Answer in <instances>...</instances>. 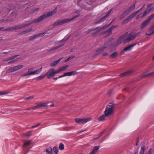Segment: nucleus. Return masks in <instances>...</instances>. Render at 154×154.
<instances>
[{
    "label": "nucleus",
    "mask_w": 154,
    "mask_h": 154,
    "mask_svg": "<svg viewBox=\"0 0 154 154\" xmlns=\"http://www.w3.org/2000/svg\"><path fill=\"white\" fill-rule=\"evenodd\" d=\"M56 8L52 11L49 12H48L47 14H44L37 18L34 19L33 21H32L29 23L22 25V28L30 26L34 22L36 23L38 22H40L44 20L45 18L48 17H49L51 16L54 15L56 13Z\"/></svg>",
    "instance_id": "obj_1"
},
{
    "label": "nucleus",
    "mask_w": 154,
    "mask_h": 154,
    "mask_svg": "<svg viewBox=\"0 0 154 154\" xmlns=\"http://www.w3.org/2000/svg\"><path fill=\"white\" fill-rule=\"evenodd\" d=\"M79 15H75L71 19H68L66 20L63 19L58 20L54 23L52 25L53 26H55L57 25H61L63 24L67 23L70 21L73 20L79 16Z\"/></svg>",
    "instance_id": "obj_2"
},
{
    "label": "nucleus",
    "mask_w": 154,
    "mask_h": 154,
    "mask_svg": "<svg viewBox=\"0 0 154 154\" xmlns=\"http://www.w3.org/2000/svg\"><path fill=\"white\" fill-rule=\"evenodd\" d=\"M114 108V105L112 103H109L106 106L104 112V113L107 117H108L112 114Z\"/></svg>",
    "instance_id": "obj_3"
},
{
    "label": "nucleus",
    "mask_w": 154,
    "mask_h": 154,
    "mask_svg": "<svg viewBox=\"0 0 154 154\" xmlns=\"http://www.w3.org/2000/svg\"><path fill=\"white\" fill-rule=\"evenodd\" d=\"M127 35L128 33H126L120 37L115 43V44L116 45H118L123 42H124V44H125V42L126 38L127 37Z\"/></svg>",
    "instance_id": "obj_4"
},
{
    "label": "nucleus",
    "mask_w": 154,
    "mask_h": 154,
    "mask_svg": "<svg viewBox=\"0 0 154 154\" xmlns=\"http://www.w3.org/2000/svg\"><path fill=\"white\" fill-rule=\"evenodd\" d=\"M138 33L139 32L134 34H132L131 33L129 34L128 33L127 37L126 38L125 43L134 40L137 36Z\"/></svg>",
    "instance_id": "obj_5"
},
{
    "label": "nucleus",
    "mask_w": 154,
    "mask_h": 154,
    "mask_svg": "<svg viewBox=\"0 0 154 154\" xmlns=\"http://www.w3.org/2000/svg\"><path fill=\"white\" fill-rule=\"evenodd\" d=\"M91 120V119L90 118L85 119L76 118L75 119V121L76 123L79 124H84Z\"/></svg>",
    "instance_id": "obj_6"
},
{
    "label": "nucleus",
    "mask_w": 154,
    "mask_h": 154,
    "mask_svg": "<svg viewBox=\"0 0 154 154\" xmlns=\"http://www.w3.org/2000/svg\"><path fill=\"white\" fill-rule=\"evenodd\" d=\"M50 102H48L47 103H43L38 104L32 107V109L33 110L39 109L42 107H45L48 106V104Z\"/></svg>",
    "instance_id": "obj_7"
},
{
    "label": "nucleus",
    "mask_w": 154,
    "mask_h": 154,
    "mask_svg": "<svg viewBox=\"0 0 154 154\" xmlns=\"http://www.w3.org/2000/svg\"><path fill=\"white\" fill-rule=\"evenodd\" d=\"M45 75L47 76L48 79H50L53 77L54 75V69H50L45 74Z\"/></svg>",
    "instance_id": "obj_8"
},
{
    "label": "nucleus",
    "mask_w": 154,
    "mask_h": 154,
    "mask_svg": "<svg viewBox=\"0 0 154 154\" xmlns=\"http://www.w3.org/2000/svg\"><path fill=\"white\" fill-rule=\"evenodd\" d=\"M19 55H16L13 56L11 58L7 59L6 61L8 62V63L10 64L13 63L18 60L17 58H16Z\"/></svg>",
    "instance_id": "obj_9"
},
{
    "label": "nucleus",
    "mask_w": 154,
    "mask_h": 154,
    "mask_svg": "<svg viewBox=\"0 0 154 154\" xmlns=\"http://www.w3.org/2000/svg\"><path fill=\"white\" fill-rule=\"evenodd\" d=\"M111 12V10L108 12L106 14V15L103 17L101 18L99 20L96 21L95 23L97 24L103 22L105 19L107 18Z\"/></svg>",
    "instance_id": "obj_10"
},
{
    "label": "nucleus",
    "mask_w": 154,
    "mask_h": 154,
    "mask_svg": "<svg viewBox=\"0 0 154 154\" xmlns=\"http://www.w3.org/2000/svg\"><path fill=\"white\" fill-rule=\"evenodd\" d=\"M46 32H44V33H41L37 35H35L33 36H31L29 38V40H33L36 38H37L38 37L43 36L44 35L46 34Z\"/></svg>",
    "instance_id": "obj_11"
},
{
    "label": "nucleus",
    "mask_w": 154,
    "mask_h": 154,
    "mask_svg": "<svg viewBox=\"0 0 154 154\" xmlns=\"http://www.w3.org/2000/svg\"><path fill=\"white\" fill-rule=\"evenodd\" d=\"M136 45L135 44H133L131 45L128 46L125 48L121 52V54H123L125 53V52L127 51H130L132 48Z\"/></svg>",
    "instance_id": "obj_12"
},
{
    "label": "nucleus",
    "mask_w": 154,
    "mask_h": 154,
    "mask_svg": "<svg viewBox=\"0 0 154 154\" xmlns=\"http://www.w3.org/2000/svg\"><path fill=\"white\" fill-rule=\"evenodd\" d=\"M135 7V4H134L133 5H130L129 7L127 9V10L126 11H127V13H128L129 12L131 11L134 9Z\"/></svg>",
    "instance_id": "obj_13"
},
{
    "label": "nucleus",
    "mask_w": 154,
    "mask_h": 154,
    "mask_svg": "<svg viewBox=\"0 0 154 154\" xmlns=\"http://www.w3.org/2000/svg\"><path fill=\"white\" fill-rule=\"evenodd\" d=\"M134 17L131 14L127 18H126L122 22V24L127 23L128 22L129 20L131 18Z\"/></svg>",
    "instance_id": "obj_14"
},
{
    "label": "nucleus",
    "mask_w": 154,
    "mask_h": 154,
    "mask_svg": "<svg viewBox=\"0 0 154 154\" xmlns=\"http://www.w3.org/2000/svg\"><path fill=\"white\" fill-rule=\"evenodd\" d=\"M111 23L109 25H105L104 26H103L102 27H101L98 31H97L95 33H94V34L95 35L96 34H97L99 32L102 31V30H103L106 29V28H108L109 26V25L111 24Z\"/></svg>",
    "instance_id": "obj_15"
},
{
    "label": "nucleus",
    "mask_w": 154,
    "mask_h": 154,
    "mask_svg": "<svg viewBox=\"0 0 154 154\" xmlns=\"http://www.w3.org/2000/svg\"><path fill=\"white\" fill-rule=\"evenodd\" d=\"M99 148V146H95L94 148L92 150L89 154H95V153L98 151Z\"/></svg>",
    "instance_id": "obj_16"
},
{
    "label": "nucleus",
    "mask_w": 154,
    "mask_h": 154,
    "mask_svg": "<svg viewBox=\"0 0 154 154\" xmlns=\"http://www.w3.org/2000/svg\"><path fill=\"white\" fill-rule=\"evenodd\" d=\"M62 58H59V59H58L57 60L54 61L52 63H50V66L52 67H53V66H56L59 63L61 60L62 59Z\"/></svg>",
    "instance_id": "obj_17"
},
{
    "label": "nucleus",
    "mask_w": 154,
    "mask_h": 154,
    "mask_svg": "<svg viewBox=\"0 0 154 154\" xmlns=\"http://www.w3.org/2000/svg\"><path fill=\"white\" fill-rule=\"evenodd\" d=\"M106 117H107V116L104 113L103 115L101 116L98 117L97 119L99 121L103 122L105 120V118Z\"/></svg>",
    "instance_id": "obj_18"
},
{
    "label": "nucleus",
    "mask_w": 154,
    "mask_h": 154,
    "mask_svg": "<svg viewBox=\"0 0 154 154\" xmlns=\"http://www.w3.org/2000/svg\"><path fill=\"white\" fill-rule=\"evenodd\" d=\"M42 67H41L40 68L36 70L35 71H32V72H31L32 75L35 74H38L39 73H40L42 71Z\"/></svg>",
    "instance_id": "obj_19"
},
{
    "label": "nucleus",
    "mask_w": 154,
    "mask_h": 154,
    "mask_svg": "<svg viewBox=\"0 0 154 154\" xmlns=\"http://www.w3.org/2000/svg\"><path fill=\"white\" fill-rule=\"evenodd\" d=\"M154 75V72H151L149 74H145V75L144 74H142L141 75V77L142 78H146V77H147L150 76H151L152 75Z\"/></svg>",
    "instance_id": "obj_20"
},
{
    "label": "nucleus",
    "mask_w": 154,
    "mask_h": 154,
    "mask_svg": "<svg viewBox=\"0 0 154 154\" xmlns=\"http://www.w3.org/2000/svg\"><path fill=\"white\" fill-rule=\"evenodd\" d=\"M149 22H148L147 20L144 21L142 24L141 28L142 29L144 28Z\"/></svg>",
    "instance_id": "obj_21"
},
{
    "label": "nucleus",
    "mask_w": 154,
    "mask_h": 154,
    "mask_svg": "<svg viewBox=\"0 0 154 154\" xmlns=\"http://www.w3.org/2000/svg\"><path fill=\"white\" fill-rule=\"evenodd\" d=\"M46 151L47 154H52V151L51 147H50L46 149Z\"/></svg>",
    "instance_id": "obj_22"
},
{
    "label": "nucleus",
    "mask_w": 154,
    "mask_h": 154,
    "mask_svg": "<svg viewBox=\"0 0 154 154\" xmlns=\"http://www.w3.org/2000/svg\"><path fill=\"white\" fill-rule=\"evenodd\" d=\"M70 35L69 36H66L63 39L59 41L58 42L60 43L63 42H65L67 41L70 37Z\"/></svg>",
    "instance_id": "obj_23"
},
{
    "label": "nucleus",
    "mask_w": 154,
    "mask_h": 154,
    "mask_svg": "<svg viewBox=\"0 0 154 154\" xmlns=\"http://www.w3.org/2000/svg\"><path fill=\"white\" fill-rule=\"evenodd\" d=\"M13 30H17L22 28V25H18L17 26L12 27Z\"/></svg>",
    "instance_id": "obj_24"
},
{
    "label": "nucleus",
    "mask_w": 154,
    "mask_h": 154,
    "mask_svg": "<svg viewBox=\"0 0 154 154\" xmlns=\"http://www.w3.org/2000/svg\"><path fill=\"white\" fill-rule=\"evenodd\" d=\"M70 76V72H65L63 73V74L62 75L59 76L58 77V78H60L61 77H63L65 76Z\"/></svg>",
    "instance_id": "obj_25"
},
{
    "label": "nucleus",
    "mask_w": 154,
    "mask_h": 154,
    "mask_svg": "<svg viewBox=\"0 0 154 154\" xmlns=\"http://www.w3.org/2000/svg\"><path fill=\"white\" fill-rule=\"evenodd\" d=\"M128 13H127V11H125L123 14H122L120 17V19L123 18L126 16L127 15Z\"/></svg>",
    "instance_id": "obj_26"
},
{
    "label": "nucleus",
    "mask_w": 154,
    "mask_h": 154,
    "mask_svg": "<svg viewBox=\"0 0 154 154\" xmlns=\"http://www.w3.org/2000/svg\"><path fill=\"white\" fill-rule=\"evenodd\" d=\"M117 54L116 52H115L110 55V57L111 58H114L117 56Z\"/></svg>",
    "instance_id": "obj_27"
},
{
    "label": "nucleus",
    "mask_w": 154,
    "mask_h": 154,
    "mask_svg": "<svg viewBox=\"0 0 154 154\" xmlns=\"http://www.w3.org/2000/svg\"><path fill=\"white\" fill-rule=\"evenodd\" d=\"M16 71L18 70L23 67V65H22L17 66H14Z\"/></svg>",
    "instance_id": "obj_28"
},
{
    "label": "nucleus",
    "mask_w": 154,
    "mask_h": 154,
    "mask_svg": "<svg viewBox=\"0 0 154 154\" xmlns=\"http://www.w3.org/2000/svg\"><path fill=\"white\" fill-rule=\"evenodd\" d=\"M31 143V140L28 141L24 143L23 145V147H25L26 146L29 145Z\"/></svg>",
    "instance_id": "obj_29"
},
{
    "label": "nucleus",
    "mask_w": 154,
    "mask_h": 154,
    "mask_svg": "<svg viewBox=\"0 0 154 154\" xmlns=\"http://www.w3.org/2000/svg\"><path fill=\"white\" fill-rule=\"evenodd\" d=\"M145 150V147L144 146H143L141 147V149L140 151V154H143Z\"/></svg>",
    "instance_id": "obj_30"
},
{
    "label": "nucleus",
    "mask_w": 154,
    "mask_h": 154,
    "mask_svg": "<svg viewBox=\"0 0 154 154\" xmlns=\"http://www.w3.org/2000/svg\"><path fill=\"white\" fill-rule=\"evenodd\" d=\"M131 72V71H128L125 73H123L121 74V75L122 76H124L126 75H127L130 74V73Z\"/></svg>",
    "instance_id": "obj_31"
},
{
    "label": "nucleus",
    "mask_w": 154,
    "mask_h": 154,
    "mask_svg": "<svg viewBox=\"0 0 154 154\" xmlns=\"http://www.w3.org/2000/svg\"><path fill=\"white\" fill-rule=\"evenodd\" d=\"M15 71H16V70L14 66L10 68L8 70V72H12Z\"/></svg>",
    "instance_id": "obj_32"
},
{
    "label": "nucleus",
    "mask_w": 154,
    "mask_h": 154,
    "mask_svg": "<svg viewBox=\"0 0 154 154\" xmlns=\"http://www.w3.org/2000/svg\"><path fill=\"white\" fill-rule=\"evenodd\" d=\"M154 17V13L151 14L147 20V21L149 22Z\"/></svg>",
    "instance_id": "obj_33"
},
{
    "label": "nucleus",
    "mask_w": 154,
    "mask_h": 154,
    "mask_svg": "<svg viewBox=\"0 0 154 154\" xmlns=\"http://www.w3.org/2000/svg\"><path fill=\"white\" fill-rule=\"evenodd\" d=\"M112 30L110 28L107 30L104 33H107V35H109L110 34L112 33Z\"/></svg>",
    "instance_id": "obj_34"
},
{
    "label": "nucleus",
    "mask_w": 154,
    "mask_h": 154,
    "mask_svg": "<svg viewBox=\"0 0 154 154\" xmlns=\"http://www.w3.org/2000/svg\"><path fill=\"white\" fill-rule=\"evenodd\" d=\"M59 148L61 150H63L64 148V145L62 143H60Z\"/></svg>",
    "instance_id": "obj_35"
},
{
    "label": "nucleus",
    "mask_w": 154,
    "mask_h": 154,
    "mask_svg": "<svg viewBox=\"0 0 154 154\" xmlns=\"http://www.w3.org/2000/svg\"><path fill=\"white\" fill-rule=\"evenodd\" d=\"M56 49H57V48H56V47H52L50 49H47L46 51L47 52H49L51 51H53V50H55Z\"/></svg>",
    "instance_id": "obj_36"
},
{
    "label": "nucleus",
    "mask_w": 154,
    "mask_h": 154,
    "mask_svg": "<svg viewBox=\"0 0 154 154\" xmlns=\"http://www.w3.org/2000/svg\"><path fill=\"white\" fill-rule=\"evenodd\" d=\"M149 13V12L148 11V10L147 9H146L143 12V15L141 17H143Z\"/></svg>",
    "instance_id": "obj_37"
},
{
    "label": "nucleus",
    "mask_w": 154,
    "mask_h": 154,
    "mask_svg": "<svg viewBox=\"0 0 154 154\" xmlns=\"http://www.w3.org/2000/svg\"><path fill=\"white\" fill-rule=\"evenodd\" d=\"M68 65H66L62 67L60 69V70L61 71H64L65 70H66L68 68Z\"/></svg>",
    "instance_id": "obj_38"
},
{
    "label": "nucleus",
    "mask_w": 154,
    "mask_h": 154,
    "mask_svg": "<svg viewBox=\"0 0 154 154\" xmlns=\"http://www.w3.org/2000/svg\"><path fill=\"white\" fill-rule=\"evenodd\" d=\"M45 76H46V75H45V74L44 75H40V76L37 77L36 78V79L37 80H41V79L44 78Z\"/></svg>",
    "instance_id": "obj_39"
},
{
    "label": "nucleus",
    "mask_w": 154,
    "mask_h": 154,
    "mask_svg": "<svg viewBox=\"0 0 154 154\" xmlns=\"http://www.w3.org/2000/svg\"><path fill=\"white\" fill-rule=\"evenodd\" d=\"M105 48H104V46H103L99 48L97 50V51L98 52H102L103 51Z\"/></svg>",
    "instance_id": "obj_40"
},
{
    "label": "nucleus",
    "mask_w": 154,
    "mask_h": 154,
    "mask_svg": "<svg viewBox=\"0 0 154 154\" xmlns=\"http://www.w3.org/2000/svg\"><path fill=\"white\" fill-rule=\"evenodd\" d=\"M34 97V96L32 95L26 98H24L23 99L24 100H27L29 99H32Z\"/></svg>",
    "instance_id": "obj_41"
},
{
    "label": "nucleus",
    "mask_w": 154,
    "mask_h": 154,
    "mask_svg": "<svg viewBox=\"0 0 154 154\" xmlns=\"http://www.w3.org/2000/svg\"><path fill=\"white\" fill-rule=\"evenodd\" d=\"M53 150L55 152L56 154H57L58 151L57 147L56 146L54 147L53 148Z\"/></svg>",
    "instance_id": "obj_42"
},
{
    "label": "nucleus",
    "mask_w": 154,
    "mask_h": 154,
    "mask_svg": "<svg viewBox=\"0 0 154 154\" xmlns=\"http://www.w3.org/2000/svg\"><path fill=\"white\" fill-rule=\"evenodd\" d=\"M142 9V8H140L139 10H137V11L136 12L132 14L133 15V16L134 17L136 16V15H137V14L139 12H140L141 10Z\"/></svg>",
    "instance_id": "obj_43"
},
{
    "label": "nucleus",
    "mask_w": 154,
    "mask_h": 154,
    "mask_svg": "<svg viewBox=\"0 0 154 154\" xmlns=\"http://www.w3.org/2000/svg\"><path fill=\"white\" fill-rule=\"evenodd\" d=\"M32 75V74H31V72H29V73H25L23 74L21 76H27L28 75Z\"/></svg>",
    "instance_id": "obj_44"
},
{
    "label": "nucleus",
    "mask_w": 154,
    "mask_h": 154,
    "mask_svg": "<svg viewBox=\"0 0 154 154\" xmlns=\"http://www.w3.org/2000/svg\"><path fill=\"white\" fill-rule=\"evenodd\" d=\"M77 72L75 71H73L71 72H70V75H74L76 74Z\"/></svg>",
    "instance_id": "obj_45"
},
{
    "label": "nucleus",
    "mask_w": 154,
    "mask_h": 154,
    "mask_svg": "<svg viewBox=\"0 0 154 154\" xmlns=\"http://www.w3.org/2000/svg\"><path fill=\"white\" fill-rule=\"evenodd\" d=\"M39 9V8H36L34 9H33L32 11L31 12V14H33L34 13L36 12L37 11H38V10Z\"/></svg>",
    "instance_id": "obj_46"
},
{
    "label": "nucleus",
    "mask_w": 154,
    "mask_h": 154,
    "mask_svg": "<svg viewBox=\"0 0 154 154\" xmlns=\"http://www.w3.org/2000/svg\"><path fill=\"white\" fill-rule=\"evenodd\" d=\"M2 31H12L13 30L12 27H11L9 28H7L6 29H4L2 30Z\"/></svg>",
    "instance_id": "obj_47"
},
{
    "label": "nucleus",
    "mask_w": 154,
    "mask_h": 154,
    "mask_svg": "<svg viewBox=\"0 0 154 154\" xmlns=\"http://www.w3.org/2000/svg\"><path fill=\"white\" fill-rule=\"evenodd\" d=\"M74 57V56H72L71 57H68L67 59L65 60V62H66L68 61L69 60L71 59H72Z\"/></svg>",
    "instance_id": "obj_48"
},
{
    "label": "nucleus",
    "mask_w": 154,
    "mask_h": 154,
    "mask_svg": "<svg viewBox=\"0 0 154 154\" xmlns=\"http://www.w3.org/2000/svg\"><path fill=\"white\" fill-rule=\"evenodd\" d=\"M152 149L150 148L148 150V152L145 154H152Z\"/></svg>",
    "instance_id": "obj_49"
},
{
    "label": "nucleus",
    "mask_w": 154,
    "mask_h": 154,
    "mask_svg": "<svg viewBox=\"0 0 154 154\" xmlns=\"http://www.w3.org/2000/svg\"><path fill=\"white\" fill-rule=\"evenodd\" d=\"M61 72L60 70V69H59V70H57V71H55L54 70V75L57 74L58 73H59V72Z\"/></svg>",
    "instance_id": "obj_50"
},
{
    "label": "nucleus",
    "mask_w": 154,
    "mask_h": 154,
    "mask_svg": "<svg viewBox=\"0 0 154 154\" xmlns=\"http://www.w3.org/2000/svg\"><path fill=\"white\" fill-rule=\"evenodd\" d=\"M93 31L94 30H93V29H88L87 31H86L85 32L88 34V33H89Z\"/></svg>",
    "instance_id": "obj_51"
},
{
    "label": "nucleus",
    "mask_w": 154,
    "mask_h": 154,
    "mask_svg": "<svg viewBox=\"0 0 154 154\" xmlns=\"http://www.w3.org/2000/svg\"><path fill=\"white\" fill-rule=\"evenodd\" d=\"M32 135V132L30 131L28 132L26 134V137H29L31 136Z\"/></svg>",
    "instance_id": "obj_52"
},
{
    "label": "nucleus",
    "mask_w": 154,
    "mask_h": 154,
    "mask_svg": "<svg viewBox=\"0 0 154 154\" xmlns=\"http://www.w3.org/2000/svg\"><path fill=\"white\" fill-rule=\"evenodd\" d=\"M26 30L23 31L21 32H20L19 33V34H20V35H23L25 34L26 33Z\"/></svg>",
    "instance_id": "obj_53"
},
{
    "label": "nucleus",
    "mask_w": 154,
    "mask_h": 154,
    "mask_svg": "<svg viewBox=\"0 0 154 154\" xmlns=\"http://www.w3.org/2000/svg\"><path fill=\"white\" fill-rule=\"evenodd\" d=\"M64 44H62V45H60L58 46H56V48L57 49L60 48V47H61L62 46H63L64 45Z\"/></svg>",
    "instance_id": "obj_54"
},
{
    "label": "nucleus",
    "mask_w": 154,
    "mask_h": 154,
    "mask_svg": "<svg viewBox=\"0 0 154 154\" xmlns=\"http://www.w3.org/2000/svg\"><path fill=\"white\" fill-rule=\"evenodd\" d=\"M109 46V45L107 43H106L104 44L103 46L104 47V48H107Z\"/></svg>",
    "instance_id": "obj_55"
},
{
    "label": "nucleus",
    "mask_w": 154,
    "mask_h": 154,
    "mask_svg": "<svg viewBox=\"0 0 154 154\" xmlns=\"http://www.w3.org/2000/svg\"><path fill=\"white\" fill-rule=\"evenodd\" d=\"M40 125V123H38L36 125L32 126L31 128H34L38 126L39 125Z\"/></svg>",
    "instance_id": "obj_56"
},
{
    "label": "nucleus",
    "mask_w": 154,
    "mask_h": 154,
    "mask_svg": "<svg viewBox=\"0 0 154 154\" xmlns=\"http://www.w3.org/2000/svg\"><path fill=\"white\" fill-rule=\"evenodd\" d=\"M32 28L30 29H29L28 30H26V33H28L29 32H30L32 31Z\"/></svg>",
    "instance_id": "obj_57"
},
{
    "label": "nucleus",
    "mask_w": 154,
    "mask_h": 154,
    "mask_svg": "<svg viewBox=\"0 0 154 154\" xmlns=\"http://www.w3.org/2000/svg\"><path fill=\"white\" fill-rule=\"evenodd\" d=\"M8 94L7 93H5V92H0V95L5 94Z\"/></svg>",
    "instance_id": "obj_58"
},
{
    "label": "nucleus",
    "mask_w": 154,
    "mask_h": 154,
    "mask_svg": "<svg viewBox=\"0 0 154 154\" xmlns=\"http://www.w3.org/2000/svg\"><path fill=\"white\" fill-rule=\"evenodd\" d=\"M117 26H112L110 28L112 30V29L116 28Z\"/></svg>",
    "instance_id": "obj_59"
},
{
    "label": "nucleus",
    "mask_w": 154,
    "mask_h": 154,
    "mask_svg": "<svg viewBox=\"0 0 154 154\" xmlns=\"http://www.w3.org/2000/svg\"><path fill=\"white\" fill-rule=\"evenodd\" d=\"M154 8H151L149 9H147V10H148V11L149 12L152 10L154 9Z\"/></svg>",
    "instance_id": "obj_60"
},
{
    "label": "nucleus",
    "mask_w": 154,
    "mask_h": 154,
    "mask_svg": "<svg viewBox=\"0 0 154 154\" xmlns=\"http://www.w3.org/2000/svg\"><path fill=\"white\" fill-rule=\"evenodd\" d=\"M33 68H30L29 69H28V72H30L31 71H32V70H33Z\"/></svg>",
    "instance_id": "obj_61"
},
{
    "label": "nucleus",
    "mask_w": 154,
    "mask_h": 154,
    "mask_svg": "<svg viewBox=\"0 0 154 154\" xmlns=\"http://www.w3.org/2000/svg\"><path fill=\"white\" fill-rule=\"evenodd\" d=\"M103 134V132H101V133H100L99 134V137H97V138H99V137H100V136H102V134Z\"/></svg>",
    "instance_id": "obj_62"
},
{
    "label": "nucleus",
    "mask_w": 154,
    "mask_h": 154,
    "mask_svg": "<svg viewBox=\"0 0 154 154\" xmlns=\"http://www.w3.org/2000/svg\"><path fill=\"white\" fill-rule=\"evenodd\" d=\"M152 5V4H149L147 6L148 8H149L151 7Z\"/></svg>",
    "instance_id": "obj_63"
},
{
    "label": "nucleus",
    "mask_w": 154,
    "mask_h": 154,
    "mask_svg": "<svg viewBox=\"0 0 154 154\" xmlns=\"http://www.w3.org/2000/svg\"><path fill=\"white\" fill-rule=\"evenodd\" d=\"M107 54H108L107 53H103V56H106L107 55Z\"/></svg>",
    "instance_id": "obj_64"
}]
</instances>
